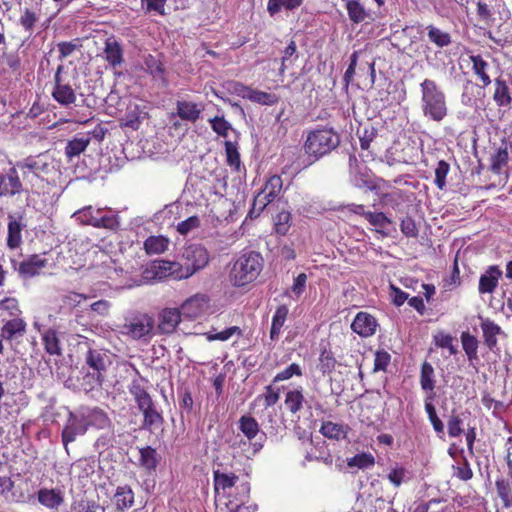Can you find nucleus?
<instances>
[{
    "instance_id": "57",
    "label": "nucleus",
    "mask_w": 512,
    "mask_h": 512,
    "mask_svg": "<svg viewBox=\"0 0 512 512\" xmlns=\"http://www.w3.org/2000/svg\"><path fill=\"white\" fill-rule=\"evenodd\" d=\"M408 471L405 467L396 464L387 474V479L396 488L407 480Z\"/></svg>"
},
{
    "instance_id": "39",
    "label": "nucleus",
    "mask_w": 512,
    "mask_h": 512,
    "mask_svg": "<svg viewBox=\"0 0 512 512\" xmlns=\"http://www.w3.org/2000/svg\"><path fill=\"white\" fill-rule=\"evenodd\" d=\"M168 246L169 239L162 235L149 236L144 241V249L149 255L164 253L168 249Z\"/></svg>"
},
{
    "instance_id": "46",
    "label": "nucleus",
    "mask_w": 512,
    "mask_h": 512,
    "mask_svg": "<svg viewBox=\"0 0 512 512\" xmlns=\"http://www.w3.org/2000/svg\"><path fill=\"white\" fill-rule=\"evenodd\" d=\"M495 485L503 506L505 508L512 507V483L507 479L501 478L496 480Z\"/></svg>"
},
{
    "instance_id": "7",
    "label": "nucleus",
    "mask_w": 512,
    "mask_h": 512,
    "mask_svg": "<svg viewBox=\"0 0 512 512\" xmlns=\"http://www.w3.org/2000/svg\"><path fill=\"white\" fill-rule=\"evenodd\" d=\"M16 166L0 171V198L14 197L24 192V185Z\"/></svg>"
},
{
    "instance_id": "29",
    "label": "nucleus",
    "mask_w": 512,
    "mask_h": 512,
    "mask_svg": "<svg viewBox=\"0 0 512 512\" xmlns=\"http://www.w3.org/2000/svg\"><path fill=\"white\" fill-rule=\"evenodd\" d=\"M280 398V390L275 388L273 385H267L264 388V392L258 396L251 402L250 409L254 410L255 407L259 403H263L265 409L274 406L277 404Z\"/></svg>"
},
{
    "instance_id": "5",
    "label": "nucleus",
    "mask_w": 512,
    "mask_h": 512,
    "mask_svg": "<svg viewBox=\"0 0 512 512\" xmlns=\"http://www.w3.org/2000/svg\"><path fill=\"white\" fill-rule=\"evenodd\" d=\"M154 325L153 317L145 313H139L127 318L125 323L121 325L120 332L134 340H139L145 337H151L153 335Z\"/></svg>"
},
{
    "instance_id": "41",
    "label": "nucleus",
    "mask_w": 512,
    "mask_h": 512,
    "mask_svg": "<svg viewBox=\"0 0 512 512\" xmlns=\"http://www.w3.org/2000/svg\"><path fill=\"white\" fill-rule=\"evenodd\" d=\"M139 465L147 471L155 470L158 463V453L156 449L151 446H146L139 449Z\"/></svg>"
},
{
    "instance_id": "59",
    "label": "nucleus",
    "mask_w": 512,
    "mask_h": 512,
    "mask_svg": "<svg viewBox=\"0 0 512 512\" xmlns=\"http://www.w3.org/2000/svg\"><path fill=\"white\" fill-rule=\"evenodd\" d=\"M434 343L439 348L448 349L450 355H455L458 350L453 344V337L450 334L439 332L433 337Z\"/></svg>"
},
{
    "instance_id": "38",
    "label": "nucleus",
    "mask_w": 512,
    "mask_h": 512,
    "mask_svg": "<svg viewBox=\"0 0 512 512\" xmlns=\"http://www.w3.org/2000/svg\"><path fill=\"white\" fill-rule=\"evenodd\" d=\"M238 429L243 435L252 441L260 432V427L257 420L251 415H243L238 420Z\"/></svg>"
},
{
    "instance_id": "17",
    "label": "nucleus",
    "mask_w": 512,
    "mask_h": 512,
    "mask_svg": "<svg viewBox=\"0 0 512 512\" xmlns=\"http://www.w3.org/2000/svg\"><path fill=\"white\" fill-rule=\"evenodd\" d=\"M27 332V323L21 317H12L6 321L0 330V336L3 340L13 341L23 337Z\"/></svg>"
},
{
    "instance_id": "64",
    "label": "nucleus",
    "mask_w": 512,
    "mask_h": 512,
    "mask_svg": "<svg viewBox=\"0 0 512 512\" xmlns=\"http://www.w3.org/2000/svg\"><path fill=\"white\" fill-rule=\"evenodd\" d=\"M0 309L6 311L11 317H19L21 309L19 302L14 297H5L0 301Z\"/></svg>"
},
{
    "instance_id": "26",
    "label": "nucleus",
    "mask_w": 512,
    "mask_h": 512,
    "mask_svg": "<svg viewBox=\"0 0 512 512\" xmlns=\"http://www.w3.org/2000/svg\"><path fill=\"white\" fill-rule=\"evenodd\" d=\"M419 381L421 389L425 391L427 395H436L434 392L436 387L435 371L433 366L427 361H424L421 365Z\"/></svg>"
},
{
    "instance_id": "43",
    "label": "nucleus",
    "mask_w": 512,
    "mask_h": 512,
    "mask_svg": "<svg viewBox=\"0 0 512 512\" xmlns=\"http://www.w3.org/2000/svg\"><path fill=\"white\" fill-rule=\"evenodd\" d=\"M426 30L429 41L437 47L443 48L451 44L452 40L448 32L442 31L433 25H428Z\"/></svg>"
},
{
    "instance_id": "27",
    "label": "nucleus",
    "mask_w": 512,
    "mask_h": 512,
    "mask_svg": "<svg viewBox=\"0 0 512 512\" xmlns=\"http://www.w3.org/2000/svg\"><path fill=\"white\" fill-rule=\"evenodd\" d=\"M37 499L41 505L49 509L59 507L64 501L60 490L47 488H41L37 492Z\"/></svg>"
},
{
    "instance_id": "11",
    "label": "nucleus",
    "mask_w": 512,
    "mask_h": 512,
    "mask_svg": "<svg viewBox=\"0 0 512 512\" xmlns=\"http://www.w3.org/2000/svg\"><path fill=\"white\" fill-rule=\"evenodd\" d=\"M112 364L109 351L103 348L88 346L84 355L82 369H90L106 374L108 367Z\"/></svg>"
},
{
    "instance_id": "60",
    "label": "nucleus",
    "mask_w": 512,
    "mask_h": 512,
    "mask_svg": "<svg viewBox=\"0 0 512 512\" xmlns=\"http://www.w3.org/2000/svg\"><path fill=\"white\" fill-rule=\"evenodd\" d=\"M73 512H105V508L94 500L82 499L74 504Z\"/></svg>"
},
{
    "instance_id": "22",
    "label": "nucleus",
    "mask_w": 512,
    "mask_h": 512,
    "mask_svg": "<svg viewBox=\"0 0 512 512\" xmlns=\"http://www.w3.org/2000/svg\"><path fill=\"white\" fill-rule=\"evenodd\" d=\"M91 138L88 134L78 133L72 139L68 140L64 149L66 159L72 161L80 156L89 146Z\"/></svg>"
},
{
    "instance_id": "40",
    "label": "nucleus",
    "mask_w": 512,
    "mask_h": 512,
    "mask_svg": "<svg viewBox=\"0 0 512 512\" xmlns=\"http://www.w3.org/2000/svg\"><path fill=\"white\" fill-rule=\"evenodd\" d=\"M114 503L117 510L123 512L134 503V493L129 486L118 487L114 495Z\"/></svg>"
},
{
    "instance_id": "52",
    "label": "nucleus",
    "mask_w": 512,
    "mask_h": 512,
    "mask_svg": "<svg viewBox=\"0 0 512 512\" xmlns=\"http://www.w3.org/2000/svg\"><path fill=\"white\" fill-rule=\"evenodd\" d=\"M336 367V359L331 350L324 349L319 357L318 368L322 374H330Z\"/></svg>"
},
{
    "instance_id": "19",
    "label": "nucleus",
    "mask_w": 512,
    "mask_h": 512,
    "mask_svg": "<svg viewBox=\"0 0 512 512\" xmlns=\"http://www.w3.org/2000/svg\"><path fill=\"white\" fill-rule=\"evenodd\" d=\"M203 103H195L187 100H178L176 102L177 115L181 120L195 123L200 119L204 110Z\"/></svg>"
},
{
    "instance_id": "37",
    "label": "nucleus",
    "mask_w": 512,
    "mask_h": 512,
    "mask_svg": "<svg viewBox=\"0 0 512 512\" xmlns=\"http://www.w3.org/2000/svg\"><path fill=\"white\" fill-rule=\"evenodd\" d=\"M461 343L462 348L467 356V359L470 363H473L474 361H478V346L479 341L478 339L470 334L469 332H462L461 333Z\"/></svg>"
},
{
    "instance_id": "25",
    "label": "nucleus",
    "mask_w": 512,
    "mask_h": 512,
    "mask_svg": "<svg viewBox=\"0 0 512 512\" xmlns=\"http://www.w3.org/2000/svg\"><path fill=\"white\" fill-rule=\"evenodd\" d=\"M350 431V427L347 424L336 423L332 421H323L319 432L328 439L332 440H344Z\"/></svg>"
},
{
    "instance_id": "62",
    "label": "nucleus",
    "mask_w": 512,
    "mask_h": 512,
    "mask_svg": "<svg viewBox=\"0 0 512 512\" xmlns=\"http://www.w3.org/2000/svg\"><path fill=\"white\" fill-rule=\"evenodd\" d=\"M400 230L407 238H417L419 235L418 226L411 216H406L401 220Z\"/></svg>"
},
{
    "instance_id": "12",
    "label": "nucleus",
    "mask_w": 512,
    "mask_h": 512,
    "mask_svg": "<svg viewBox=\"0 0 512 512\" xmlns=\"http://www.w3.org/2000/svg\"><path fill=\"white\" fill-rule=\"evenodd\" d=\"M6 245L10 250L19 248L23 242L22 231L26 228L22 214H8Z\"/></svg>"
},
{
    "instance_id": "8",
    "label": "nucleus",
    "mask_w": 512,
    "mask_h": 512,
    "mask_svg": "<svg viewBox=\"0 0 512 512\" xmlns=\"http://www.w3.org/2000/svg\"><path fill=\"white\" fill-rule=\"evenodd\" d=\"M64 66L59 65L54 74V85L51 92L52 98L62 106H70L76 102V93L72 86L62 77Z\"/></svg>"
},
{
    "instance_id": "48",
    "label": "nucleus",
    "mask_w": 512,
    "mask_h": 512,
    "mask_svg": "<svg viewBox=\"0 0 512 512\" xmlns=\"http://www.w3.org/2000/svg\"><path fill=\"white\" fill-rule=\"evenodd\" d=\"M157 269V273L161 274V276H172L175 279H185L184 277L179 276L184 273V269L177 262L161 261Z\"/></svg>"
},
{
    "instance_id": "21",
    "label": "nucleus",
    "mask_w": 512,
    "mask_h": 512,
    "mask_svg": "<svg viewBox=\"0 0 512 512\" xmlns=\"http://www.w3.org/2000/svg\"><path fill=\"white\" fill-rule=\"evenodd\" d=\"M145 72L149 74L154 81L160 82L163 86L168 84L166 69L164 63L152 54L144 58Z\"/></svg>"
},
{
    "instance_id": "4",
    "label": "nucleus",
    "mask_w": 512,
    "mask_h": 512,
    "mask_svg": "<svg viewBox=\"0 0 512 512\" xmlns=\"http://www.w3.org/2000/svg\"><path fill=\"white\" fill-rule=\"evenodd\" d=\"M339 143L338 133L332 128L321 127L308 132L304 149L308 155L320 158L329 154Z\"/></svg>"
},
{
    "instance_id": "42",
    "label": "nucleus",
    "mask_w": 512,
    "mask_h": 512,
    "mask_svg": "<svg viewBox=\"0 0 512 512\" xmlns=\"http://www.w3.org/2000/svg\"><path fill=\"white\" fill-rule=\"evenodd\" d=\"M84 375L82 377V387L86 392L93 391L102 386L105 374L90 369H82Z\"/></svg>"
},
{
    "instance_id": "6",
    "label": "nucleus",
    "mask_w": 512,
    "mask_h": 512,
    "mask_svg": "<svg viewBox=\"0 0 512 512\" xmlns=\"http://www.w3.org/2000/svg\"><path fill=\"white\" fill-rule=\"evenodd\" d=\"M45 254H31L18 263L11 260L12 267L23 280L38 277L48 266V259L44 257Z\"/></svg>"
},
{
    "instance_id": "14",
    "label": "nucleus",
    "mask_w": 512,
    "mask_h": 512,
    "mask_svg": "<svg viewBox=\"0 0 512 512\" xmlns=\"http://www.w3.org/2000/svg\"><path fill=\"white\" fill-rule=\"evenodd\" d=\"M79 410L88 429L91 427L104 430L111 426V420L103 409L99 407H81Z\"/></svg>"
},
{
    "instance_id": "54",
    "label": "nucleus",
    "mask_w": 512,
    "mask_h": 512,
    "mask_svg": "<svg viewBox=\"0 0 512 512\" xmlns=\"http://www.w3.org/2000/svg\"><path fill=\"white\" fill-rule=\"evenodd\" d=\"M462 425L463 419L459 414L455 412V410H452L451 415L449 416V419L447 421V430L449 437H459L464 432Z\"/></svg>"
},
{
    "instance_id": "45",
    "label": "nucleus",
    "mask_w": 512,
    "mask_h": 512,
    "mask_svg": "<svg viewBox=\"0 0 512 512\" xmlns=\"http://www.w3.org/2000/svg\"><path fill=\"white\" fill-rule=\"evenodd\" d=\"M39 19L40 10L25 8L20 15L19 24L26 32L32 34Z\"/></svg>"
},
{
    "instance_id": "51",
    "label": "nucleus",
    "mask_w": 512,
    "mask_h": 512,
    "mask_svg": "<svg viewBox=\"0 0 512 512\" xmlns=\"http://www.w3.org/2000/svg\"><path fill=\"white\" fill-rule=\"evenodd\" d=\"M291 226V214L288 211L279 212L274 220V230L276 234L284 236L288 233Z\"/></svg>"
},
{
    "instance_id": "47",
    "label": "nucleus",
    "mask_w": 512,
    "mask_h": 512,
    "mask_svg": "<svg viewBox=\"0 0 512 512\" xmlns=\"http://www.w3.org/2000/svg\"><path fill=\"white\" fill-rule=\"evenodd\" d=\"M249 101L263 106H273L279 102V96L253 88Z\"/></svg>"
},
{
    "instance_id": "23",
    "label": "nucleus",
    "mask_w": 512,
    "mask_h": 512,
    "mask_svg": "<svg viewBox=\"0 0 512 512\" xmlns=\"http://www.w3.org/2000/svg\"><path fill=\"white\" fill-rule=\"evenodd\" d=\"M104 58L113 68L124 61L122 45L114 36L108 37L105 41Z\"/></svg>"
},
{
    "instance_id": "2",
    "label": "nucleus",
    "mask_w": 512,
    "mask_h": 512,
    "mask_svg": "<svg viewBox=\"0 0 512 512\" xmlns=\"http://www.w3.org/2000/svg\"><path fill=\"white\" fill-rule=\"evenodd\" d=\"M421 109L425 117L435 122L442 121L448 114L446 95L435 80L425 78L420 83Z\"/></svg>"
},
{
    "instance_id": "58",
    "label": "nucleus",
    "mask_w": 512,
    "mask_h": 512,
    "mask_svg": "<svg viewBox=\"0 0 512 512\" xmlns=\"http://www.w3.org/2000/svg\"><path fill=\"white\" fill-rule=\"evenodd\" d=\"M302 368L297 363H291L288 367H286L284 370L278 372L274 378L273 383H278L281 381L289 380L293 376H302Z\"/></svg>"
},
{
    "instance_id": "61",
    "label": "nucleus",
    "mask_w": 512,
    "mask_h": 512,
    "mask_svg": "<svg viewBox=\"0 0 512 512\" xmlns=\"http://www.w3.org/2000/svg\"><path fill=\"white\" fill-rule=\"evenodd\" d=\"M450 165L445 160H440L435 169V185L443 190L446 186V177L449 173Z\"/></svg>"
},
{
    "instance_id": "49",
    "label": "nucleus",
    "mask_w": 512,
    "mask_h": 512,
    "mask_svg": "<svg viewBox=\"0 0 512 512\" xmlns=\"http://www.w3.org/2000/svg\"><path fill=\"white\" fill-rule=\"evenodd\" d=\"M283 187L282 178L279 175L270 176L261 191L273 200L280 194Z\"/></svg>"
},
{
    "instance_id": "55",
    "label": "nucleus",
    "mask_w": 512,
    "mask_h": 512,
    "mask_svg": "<svg viewBox=\"0 0 512 512\" xmlns=\"http://www.w3.org/2000/svg\"><path fill=\"white\" fill-rule=\"evenodd\" d=\"M101 213V209H93L92 206L84 207L75 213L77 219L84 225L93 227V223L96 222L98 216Z\"/></svg>"
},
{
    "instance_id": "1",
    "label": "nucleus",
    "mask_w": 512,
    "mask_h": 512,
    "mask_svg": "<svg viewBox=\"0 0 512 512\" xmlns=\"http://www.w3.org/2000/svg\"><path fill=\"white\" fill-rule=\"evenodd\" d=\"M129 393L143 415L142 429L152 432L160 428L164 423L162 411L141 381L133 380L129 385Z\"/></svg>"
},
{
    "instance_id": "3",
    "label": "nucleus",
    "mask_w": 512,
    "mask_h": 512,
    "mask_svg": "<svg viewBox=\"0 0 512 512\" xmlns=\"http://www.w3.org/2000/svg\"><path fill=\"white\" fill-rule=\"evenodd\" d=\"M263 266L264 260L259 252L243 253L234 261L229 280L234 287H244L258 278Z\"/></svg>"
},
{
    "instance_id": "28",
    "label": "nucleus",
    "mask_w": 512,
    "mask_h": 512,
    "mask_svg": "<svg viewBox=\"0 0 512 512\" xmlns=\"http://www.w3.org/2000/svg\"><path fill=\"white\" fill-rule=\"evenodd\" d=\"M481 329L485 345L493 351L497 348V336L501 333L500 326L490 319H485L481 322Z\"/></svg>"
},
{
    "instance_id": "20",
    "label": "nucleus",
    "mask_w": 512,
    "mask_h": 512,
    "mask_svg": "<svg viewBox=\"0 0 512 512\" xmlns=\"http://www.w3.org/2000/svg\"><path fill=\"white\" fill-rule=\"evenodd\" d=\"M469 60L472 64L473 74L480 82L482 88L488 87L492 81L489 75L490 64L480 54H470Z\"/></svg>"
},
{
    "instance_id": "9",
    "label": "nucleus",
    "mask_w": 512,
    "mask_h": 512,
    "mask_svg": "<svg viewBox=\"0 0 512 512\" xmlns=\"http://www.w3.org/2000/svg\"><path fill=\"white\" fill-rule=\"evenodd\" d=\"M189 264L184 269L180 277L188 278L196 271L203 269L209 263V254L202 245H191L185 249L184 253Z\"/></svg>"
},
{
    "instance_id": "44",
    "label": "nucleus",
    "mask_w": 512,
    "mask_h": 512,
    "mask_svg": "<svg viewBox=\"0 0 512 512\" xmlns=\"http://www.w3.org/2000/svg\"><path fill=\"white\" fill-rule=\"evenodd\" d=\"M509 159L508 147L505 143L500 146L492 155L490 159V170L494 173H500L503 167L506 166Z\"/></svg>"
},
{
    "instance_id": "30",
    "label": "nucleus",
    "mask_w": 512,
    "mask_h": 512,
    "mask_svg": "<svg viewBox=\"0 0 512 512\" xmlns=\"http://www.w3.org/2000/svg\"><path fill=\"white\" fill-rule=\"evenodd\" d=\"M304 403L305 397L301 387L289 390L285 394L284 404L287 411L292 415L299 413L302 410Z\"/></svg>"
},
{
    "instance_id": "31",
    "label": "nucleus",
    "mask_w": 512,
    "mask_h": 512,
    "mask_svg": "<svg viewBox=\"0 0 512 512\" xmlns=\"http://www.w3.org/2000/svg\"><path fill=\"white\" fill-rule=\"evenodd\" d=\"M344 2L349 20L353 24L362 23L368 18L369 13L360 0H346Z\"/></svg>"
},
{
    "instance_id": "32",
    "label": "nucleus",
    "mask_w": 512,
    "mask_h": 512,
    "mask_svg": "<svg viewBox=\"0 0 512 512\" xmlns=\"http://www.w3.org/2000/svg\"><path fill=\"white\" fill-rule=\"evenodd\" d=\"M366 220L368 223L375 227L376 233L380 234L381 237L386 238L389 236V232L386 230L388 225H391L393 221L385 215L383 212H368L366 214Z\"/></svg>"
},
{
    "instance_id": "56",
    "label": "nucleus",
    "mask_w": 512,
    "mask_h": 512,
    "mask_svg": "<svg viewBox=\"0 0 512 512\" xmlns=\"http://www.w3.org/2000/svg\"><path fill=\"white\" fill-rule=\"evenodd\" d=\"M235 334H237V335L242 334V331L238 326L228 327L221 332L209 331V332L205 333V337L210 342H212V341H227Z\"/></svg>"
},
{
    "instance_id": "16",
    "label": "nucleus",
    "mask_w": 512,
    "mask_h": 512,
    "mask_svg": "<svg viewBox=\"0 0 512 512\" xmlns=\"http://www.w3.org/2000/svg\"><path fill=\"white\" fill-rule=\"evenodd\" d=\"M181 322V312L177 308H165L158 317L157 333L172 334Z\"/></svg>"
},
{
    "instance_id": "24",
    "label": "nucleus",
    "mask_w": 512,
    "mask_h": 512,
    "mask_svg": "<svg viewBox=\"0 0 512 512\" xmlns=\"http://www.w3.org/2000/svg\"><path fill=\"white\" fill-rule=\"evenodd\" d=\"M43 348L50 356H62L63 349L58 331L55 328H48L41 334Z\"/></svg>"
},
{
    "instance_id": "33",
    "label": "nucleus",
    "mask_w": 512,
    "mask_h": 512,
    "mask_svg": "<svg viewBox=\"0 0 512 512\" xmlns=\"http://www.w3.org/2000/svg\"><path fill=\"white\" fill-rule=\"evenodd\" d=\"M495 90L493 100L500 107L510 106L512 97L507 82L502 78H496L494 81Z\"/></svg>"
},
{
    "instance_id": "18",
    "label": "nucleus",
    "mask_w": 512,
    "mask_h": 512,
    "mask_svg": "<svg viewBox=\"0 0 512 512\" xmlns=\"http://www.w3.org/2000/svg\"><path fill=\"white\" fill-rule=\"evenodd\" d=\"M502 277V271L497 265L487 268L479 278L478 291L480 294H491L498 286L499 279Z\"/></svg>"
},
{
    "instance_id": "53",
    "label": "nucleus",
    "mask_w": 512,
    "mask_h": 512,
    "mask_svg": "<svg viewBox=\"0 0 512 512\" xmlns=\"http://www.w3.org/2000/svg\"><path fill=\"white\" fill-rule=\"evenodd\" d=\"M225 152L227 164L236 171H239L241 160L237 144L231 141H225Z\"/></svg>"
},
{
    "instance_id": "35",
    "label": "nucleus",
    "mask_w": 512,
    "mask_h": 512,
    "mask_svg": "<svg viewBox=\"0 0 512 512\" xmlns=\"http://www.w3.org/2000/svg\"><path fill=\"white\" fill-rule=\"evenodd\" d=\"M304 0H268L267 12L271 17L280 13L283 9L294 11L302 6Z\"/></svg>"
},
{
    "instance_id": "36",
    "label": "nucleus",
    "mask_w": 512,
    "mask_h": 512,
    "mask_svg": "<svg viewBox=\"0 0 512 512\" xmlns=\"http://www.w3.org/2000/svg\"><path fill=\"white\" fill-rule=\"evenodd\" d=\"M238 479V475L233 472L225 473L216 470L213 472L214 489L216 492L219 490L225 492L226 490L234 487Z\"/></svg>"
},
{
    "instance_id": "15",
    "label": "nucleus",
    "mask_w": 512,
    "mask_h": 512,
    "mask_svg": "<svg viewBox=\"0 0 512 512\" xmlns=\"http://www.w3.org/2000/svg\"><path fill=\"white\" fill-rule=\"evenodd\" d=\"M378 322L374 316L367 312H359L356 314L351 329L354 333L363 338L371 337L376 333Z\"/></svg>"
},
{
    "instance_id": "13",
    "label": "nucleus",
    "mask_w": 512,
    "mask_h": 512,
    "mask_svg": "<svg viewBox=\"0 0 512 512\" xmlns=\"http://www.w3.org/2000/svg\"><path fill=\"white\" fill-rule=\"evenodd\" d=\"M17 167L23 172L24 175L26 171H28L33 175L34 178L40 181H43L44 175L49 174L52 169L51 163L43 155L28 157L24 161L18 162Z\"/></svg>"
},
{
    "instance_id": "10",
    "label": "nucleus",
    "mask_w": 512,
    "mask_h": 512,
    "mask_svg": "<svg viewBox=\"0 0 512 512\" xmlns=\"http://www.w3.org/2000/svg\"><path fill=\"white\" fill-rule=\"evenodd\" d=\"M87 431L88 428L80 410L75 413L70 412L61 433L62 443L65 448H67L69 443L74 442L78 436L85 435Z\"/></svg>"
},
{
    "instance_id": "63",
    "label": "nucleus",
    "mask_w": 512,
    "mask_h": 512,
    "mask_svg": "<svg viewBox=\"0 0 512 512\" xmlns=\"http://www.w3.org/2000/svg\"><path fill=\"white\" fill-rule=\"evenodd\" d=\"M212 130L219 136L227 137L231 124L223 116H215L210 119Z\"/></svg>"
},
{
    "instance_id": "50",
    "label": "nucleus",
    "mask_w": 512,
    "mask_h": 512,
    "mask_svg": "<svg viewBox=\"0 0 512 512\" xmlns=\"http://www.w3.org/2000/svg\"><path fill=\"white\" fill-rule=\"evenodd\" d=\"M375 458L369 453H359L347 459L348 467H357L358 469H366L374 466Z\"/></svg>"
},
{
    "instance_id": "34",
    "label": "nucleus",
    "mask_w": 512,
    "mask_h": 512,
    "mask_svg": "<svg viewBox=\"0 0 512 512\" xmlns=\"http://www.w3.org/2000/svg\"><path fill=\"white\" fill-rule=\"evenodd\" d=\"M289 310L286 305H280L276 308V311L272 317L270 339L276 341L279 338L281 329L287 319Z\"/></svg>"
}]
</instances>
